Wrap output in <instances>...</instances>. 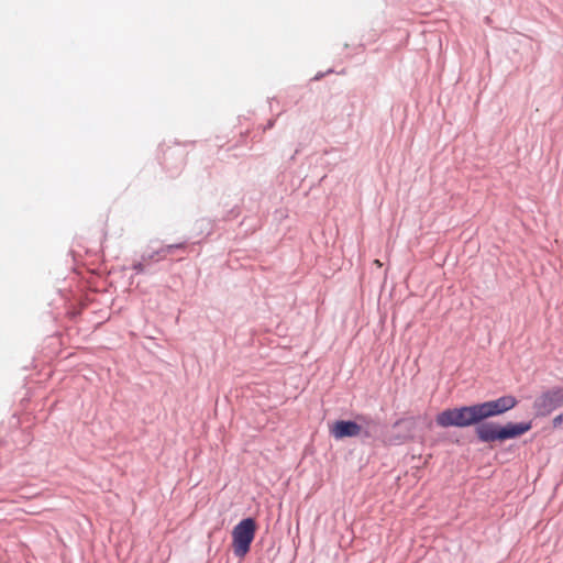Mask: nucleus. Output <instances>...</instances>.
I'll return each mask as SVG.
<instances>
[{"mask_svg":"<svg viewBox=\"0 0 563 563\" xmlns=\"http://www.w3.org/2000/svg\"><path fill=\"white\" fill-rule=\"evenodd\" d=\"M517 405V399L511 396H503L472 406L445 409L435 417V422L441 428H466L474 426L487 418L499 416Z\"/></svg>","mask_w":563,"mask_h":563,"instance_id":"obj_1","label":"nucleus"},{"mask_svg":"<svg viewBox=\"0 0 563 563\" xmlns=\"http://www.w3.org/2000/svg\"><path fill=\"white\" fill-rule=\"evenodd\" d=\"M256 522L253 518L240 521L232 531V547L236 556L243 558L250 551L255 538Z\"/></svg>","mask_w":563,"mask_h":563,"instance_id":"obj_2","label":"nucleus"},{"mask_svg":"<svg viewBox=\"0 0 563 563\" xmlns=\"http://www.w3.org/2000/svg\"><path fill=\"white\" fill-rule=\"evenodd\" d=\"M563 406V387H555L542 393L533 402V409L539 417L549 416Z\"/></svg>","mask_w":563,"mask_h":563,"instance_id":"obj_3","label":"nucleus"},{"mask_svg":"<svg viewBox=\"0 0 563 563\" xmlns=\"http://www.w3.org/2000/svg\"><path fill=\"white\" fill-rule=\"evenodd\" d=\"M362 428L354 421L339 420L333 423L330 433L336 440L343 438L357 437L361 434Z\"/></svg>","mask_w":563,"mask_h":563,"instance_id":"obj_4","label":"nucleus"},{"mask_svg":"<svg viewBox=\"0 0 563 563\" xmlns=\"http://www.w3.org/2000/svg\"><path fill=\"white\" fill-rule=\"evenodd\" d=\"M479 441L488 443L500 441V427L494 422H478L475 428Z\"/></svg>","mask_w":563,"mask_h":563,"instance_id":"obj_5","label":"nucleus"},{"mask_svg":"<svg viewBox=\"0 0 563 563\" xmlns=\"http://www.w3.org/2000/svg\"><path fill=\"white\" fill-rule=\"evenodd\" d=\"M531 422L507 423L500 427V441L518 438L531 430Z\"/></svg>","mask_w":563,"mask_h":563,"instance_id":"obj_6","label":"nucleus"},{"mask_svg":"<svg viewBox=\"0 0 563 563\" xmlns=\"http://www.w3.org/2000/svg\"><path fill=\"white\" fill-rule=\"evenodd\" d=\"M552 424L554 428H559L563 424V411L556 417H554V419L552 420Z\"/></svg>","mask_w":563,"mask_h":563,"instance_id":"obj_7","label":"nucleus"},{"mask_svg":"<svg viewBox=\"0 0 563 563\" xmlns=\"http://www.w3.org/2000/svg\"><path fill=\"white\" fill-rule=\"evenodd\" d=\"M374 264L377 266V267H382V263L379 260H375L374 261Z\"/></svg>","mask_w":563,"mask_h":563,"instance_id":"obj_8","label":"nucleus"},{"mask_svg":"<svg viewBox=\"0 0 563 563\" xmlns=\"http://www.w3.org/2000/svg\"><path fill=\"white\" fill-rule=\"evenodd\" d=\"M134 268L137 269V271H142V265L141 264L135 265Z\"/></svg>","mask_w":563,"mask_h":563,"instance_id":"obj_9","label":"nucleus"}]
</instances>
